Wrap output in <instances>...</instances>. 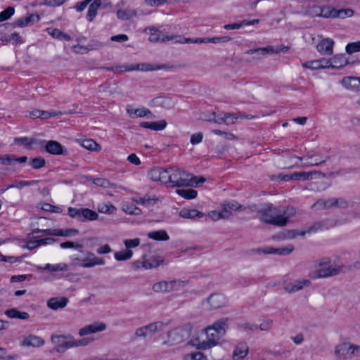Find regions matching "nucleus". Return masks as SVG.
<instances>
[{
  "instance_id": "f257e3e1",
  "label": "nucleus",
  "mask_w": 360,
  "mask_h": 360,
  "mask_svg": "<svg viewBox=\"0 0 360 360\" xmlns=\"http://www.w3.org/2000/svg\"><path fill=\"white\" fill-rule=\"evenodd\" d=\"M252 210L257 212V216L262 222L278 226L287 225L296 214L293 207H276L271 203L258 206L254 205Z\"/></svg>"
},
{
  "instance_id": "f03ea898",
  "label": "nucleus",
  "mask_w": 360,
  "mask_h": 360,
  "mask_svg": "<svg viewBox=\"0 0 360 360\" xmlns=\"http://www.w3.org/2000/svg\"><path fill=\"white\" fill-rule=\"evenodd\" d=\"M228 318H222L215 321L212 325L209 326L202 330L206 335L205 340L200 337L194 339L193 345L198 349H210L219 343L220 339L224 337L228 328Z\"/></svg>"
},
{
  "instance_id": "7ed1b4c3",
  "label": "nucleus",
  "mask_w": 360,
  "mask_h": 360,
  "mask_svg": "<svg viewBox=\"0 0 360 360\" xmlns=\"http://www.w3.org/2000/svg\"><path fill=\"white\" fill-rule=\"evenodd\" d=\"M345 265H339L329 257L318 261L315 264V269L311 271L309 276L312 279L324 278L340 274L345 271Z\"/></svg>"
},
{
  "instance_id": "20e7f679",
  "label": "nucleus",
  "mask_w": 360,
  "mask_h": 360,
  "mask_svg": "<svg viewBox=\"0 0 360 360\" xmlns=\"http://www.w3.org/2000/svg\"><path fill=\"white\" fill-rule=\"evenodd\" d=\"M168 184L174 187L193 186L205 181L202 177L198 178L178 167H169Z\"/></svg>"
},
{
  "instance_id": "39448f33",
  "label": "nucleus",
  "mask_w": 360,
  "mask_h": 360,
  "mask_svg": "<svg viewBox=\"0 0 360 360\" xmlns=\"http://www.w3.org/2000/svg\"><path fill=\"white\" fill-rule=\"evenodd\" d=\"M167 68L165 64H155L149 63H142L138 64L118 65L115 67L105 68L109 71H114L119 73L131 71L150 72L165 69Z\"/></svg>"
},
{
  "instance_id": "423d86ee",
  "label": "nucleus",
  "mask_w": 360,
  "mask_h": 360,
  "mask_svg": "<svg viewBox=\"0 0 360 360\" xmlns=\"http://www.w3.org/2000/svg\"><path fill=\"white\" fill-rule=\"evenodd\" d=\"M191 332V326L189 324L176 327L167 332V338L162 344L167 346L179 344L190 336Z\"/></svg>"
},
{
  "instance_id": "0eeeda50",
  "label": "nucleus",
  "mask_w": 360,
  "mask_h": 360,
  "mask_svg": "<svg viewBox=\"0 0 360 360\" xmlns=\"http://www.w3.org/2000/svg\"><path fill=\"white\" fill-rule=\"evenodd\" d=\"M187 284L188 281L183 280L162 281L154 283L152 289L156 293H167L179 290Z\"/></svg>"
},
{
  "instance_id": "6e6552de",
  "label": "nucleus",
  "mask_w": 360,
  "mask_h": 360,
  "mask_svg": "<svg viewBox=\"0 0 360 360\" xmlns=\"http://www.w3.org/2000/svg\"><path fill=\"white\" fill-rule=\"evenodd\" d=\"M84 257H80L78 255H72L70 257L71 260L79 262V266L84 268H90L96 265H103L105 260L103 258L96 257L94 253L89 251L81 252Z\"/></svg>"
},
{
  "instance_id": "1a4fd4ad",
  "label": "nucleus",
  "mask_w": 360,
  "mask_h": 360,
  "mask_svg": "<svg viewBox=\"0 0 360 360\" xmlns=\"http://www.w3.org/2000/svg\"><path fill=\"white\" fill-rule=\"evenodd\" d=\"M167 326V323L164 321L153 322L136 328L134 335L137 338H146L156 333L164 330Z\"/></svg>"
},
{
  "instance_id": "9d476101",
  "label": "nucleus",
  "mask_w": 360,
  "mask_h": 360,
  "mask_svg": "<svg viewBox=\"0 0 360 360\" xmlns=\"http://www.w3.org/2000/svg\"><path fill=\"white\" fill-rule=\"evenodd\" d=\"M202 304L209 311L225 307L228 304L227 297L222 293H212L202 301Z\"/></svg>"
},
{
  "instance_id": "9b49d317",
  "label": "nucleus",
  "mask_w": 360,
  "mask_h": 360,
  "mask_svg": "<svg viewBox=\"0 0 360 360\" xmlns=\"http://www.w3.org/2000/svg\"><path fill=\"white\" fill-rule=\"evenodd\" d=\"M51 341L55 345L54 350L58 353H63L74 345L73 337L70 335H53Z\"/></svg>"
},
{
  "instance_id": "f8f14e48",
  "label": "nucleus",
  "mask_w": 360,
  "mask_h": 360,
  "mask_svg": "<svg viewBox=\"0 0 360 360\" xmlns=\"http://www.w3.org/2000/svg\"><path fill=\"white\" fill-rule=\"evenodd\" d=\"M144 32L149 34L148 39L150 41L153 43H165L169 41H174L176 43V39H178V35L166 34L154 27H146Z\"/></svg>"
},
{
  "instance_id": "ddd939ff",
  "label": "nucleus",
  "mask_w": 360,
  "mask_h": 360,
  "mask_svg": "<svg viewBox=\"0 0 360 360\" xmlns=\"http://www.w3.org/2000/svg\"><path fill=\"white\" fill-rule=\"evenodd\" d=\"M37 233L34 231L32 233L28 235V240L25 247L29 250H33L41 245L52 244L55 242V239L51 238H39L40 236H37Z\"/></svg>"
},
{
  "instance_id": "4468645a",
  "label": "nucleus",
  "mask_w": 360,
  "mask_h": 360,
  "mask_svg": "<svg viewBox=\"0 0 360 360\" xmlns=\"http://www.w3.org/2000/svg\"><path fill=\"white\" fill-rule=\"evenodd\" d=\"M148 176L153 181L168 184L169 168L154 167L149 171Z\"/></svg>"
},
{
  "instance_id": "2eb2a0df",
  "label": "nucleus",
  "mask_w": 360,
  "mask_h": 360,
  "mask_svg": "<svg viewBox=\"0 0 360 360\" xmlns=\"http://www.w3.org/2000/svg\"><path fill=\"white\" fill-rule=\"evenodd\" d=\"M310 285L311 281L308 279L295 280L289 282L285 281L283 283V289L288 293H294Z\"/></svg>"
},
{
  "instance_id": "dca6fc26",
  "label": "nucleus",
  "mask_w": 360,
  "mask_h": 360,
  "mask_svg": "<svg viewBox=\"0 0 360 360\" xmlns=\"http://www.w3.org/2000/svg\"><path fill=\"white\" fill-rule=\"evenodd\" d=\"M335 41L330 38L322 39L316 45L317 51L323 56H331Z\"/></svg>"
},
{
  "instance_id": "f3484780",
  "label": "nucleus",
  "mask_w": 360,
  "mask_h": 360,
  "mask_svg": "<svg viewBox=\"0 0 360 360\" xmlns=\"http://www.w3.org/2000/svg\"><path fill=\"white\" fill-rule=\"evenodd\" d=\"M106 329V325L102 322H95L86 325L79 330V336H85L92 333L103 331Z\"/></svg>"
},
{
  "instance_id": "a211bd4d",
  "label": "nucleus",
  "mask_w": 360,
  "mask_h": 360,
  "mask_svg": "<svg viewBox=\"0 0 360 360\" xmlns=\"http://www.w3.org/2000/svg\"><path fill=\"white\" fill-rule=\"evenodd\" d=\"M147 13L142 10L138 11L132 8H126L118 10L116 13L117 17L122 20H129L140 15H146Z\"/></svg>"
},
{
  "instance_id": "6ab92c4d",
  "label": "nucleus",
  "mask_w": 360,
  "mask_h": 360,
  "mask_svg": "<svg viewBox=\"0 0 360 360\" xmlns=\"http://www.w3.org/2000/svg\"><path fill=\"white\" fill-rule=\"evenodd\" d=\"M302 67L310 70H319L330 68L329 62L327 58H321L318 60H313L307 61L302 64Z\"/></svg>"
},
{
  "instance_id": "aec40b11",
  "label": "nucleus",
  "mask_w": 360,
  "mask_h": 360,
  "mask_svg": "<svg viewBox=\"0 0 360 360\" xmlns=\"http://www.w3.org/2000/svg\"><path fill=\"white\" fill-rule=\"evenodd\" d=\"M321 177H325V174L319 171L294 172V180L295 181H306Z\"/></svg>"
},
{
  "instance_id": "412c9836",
  "label": "nucleus",
  "mask_w": 360,
  "mask_h": 360,
  "mask_svg": "<svg viewBox=\"0 0 360 360\" xmlns=\"http://www.w3.org/2000/svg\"><path fill=\"white\" fill-rule=\"evenodd\" d=\"M40 18L37 14H30L26 17L17 19L13 23V27H24L30 26L34 22H38Z\"/></svg>"
},
{
  "instance_id": "4be33fe9",
  "label": "nucleus",
  "mask_w": 360,
  "mask_h": 360,
  "mask_svg": "<svg viewBox=\"0 0 360 360\" xmlns=\"http://www.w3.org/2000/svg\"><path fill=\"white\" fill-rule=\"evenodd\" d=\"M249 352L248 346L245 342L238 343L232 354L233 360H243Z\"/></svg>"
},
{
  "instance_id": "5701e85b",
  "label": "nucleus",
  "mask_w": 360,
  "mask_h": 360,
  "mask_svg": "<svg viewBox=\"0 0 360 360\" xmlns=\"http://www.w3.org/2000/svg\"><path fill=\"white\" fill-rule=\"evenodd\" d=\"M44 340L43 338L35 335H30L25 337L21 342V345L23 347H38L44 345Z\"/></svg>"
},
{
  "instance_id": "b1692460",
  "label": "nucleus",
  "mask_w": 360,
  "mask_h": 360,
  "mask_svg": "<svg viewBox=\"0 0 360 360\" xmlns=\"http://www.w3.org/2000/svg\"><path fill=\"white\" fill-rule=\"evenodd\" d=\"M329 62L330 68L331 69H340L347 65V60L345 58V55L336 54L328 59Z\"/></svg>"
},
{
  "instance_id": "393cba45",
  "label": "nucleus",
  "mask_w": 360,
  "mask_h": 360,
  "mask_svg": "<svg viewBox=\"0 0 360 360\" xmlns=\"http://www.w3.org/2000/svg\"><path fill=\"white\" fill-rule=\"evenodd\" d=\"M352 344L350 342H342L337 345L335 349V354L339 358H343L348 355L352 358Z\"/></svg>"
},
{
  "instance_id": "a878e982",
  "label": "nucleus",
  "mask_w": 360,
  "mask_h": 360,
  "mask_svg": "<svg viewBox=\"0 0 360 360\" xmlns=\"http://www.w3.org/2000/svg\"><path fill=\"white\" fill-rule=\"evenodd\" d=\"M45 144V150L47 153L52 155H62L64 154V148L63 146L56 141H44Z\"/></svg>"
},
{
  "instance_id": "bb28decb",
  "label": "nucleus",
  "mask_w": 360,
  "mask_h": 360,
  "mask_svg": "<svg viewBox=\"0 0 360 360\" xmlns=\"http://www.w3.org/2000/svg\"><path fill=\"white\" fill-rule=\"evenodd\" d=\"M243 210L242 205L238 203L236 201H232L221 205V213H224L227 215V219L230 218L233 215V212Z\"/></svg>"
},
{
  "instance_id": "cd10ccee",
  "label": "nucleus",
  "mask_w": 360,
  "mask_h": 360,
  "mask_svg": "<svg viewBox=\"0 0 360 360\" xmlns=\"http://www.w3.org/2000/svg\"><path fill=\"white\" fill-rule=\"evenodd\" d=\"M204 214L195 209L183 208L179 212V216L184 219H196L204 217Z\"/></svg>"
},
{
  "instance_id": "c85d7f7f",
  "label": "nucleus",
  "mask_w": 360,
  "mask_h": 360,
  "mask_svg": "<svg viewBox=\"0 0 360 360\" xmlns=\"http://www.w3.org/2000/svg\"><path fill=\"white\" fill-rule=\"evenodd\" d=\"M68 304V299L65 297H53L48 300V307L53 310L64 308Z\"/></svg>"
},
{
  "instance_id": "c756f323",
  "label": "nucleus",
  "mask_w": 360,
  "mask_h": 360,
  "mask_svg": "<svg viewBox=\"0 0 360 360\" xmlns=\"http://www.w3.org/2000/svg\"><path fill=\"white\" fill-rule=\"evenodd\" d=\"M140 126L143 128H147L154 131H160L166 127L167 122L165 120L158 122H142L140 123Z\"/></svg>"
},
{
  "instance_id": "7c9ffc66",
  "label": "nucleus",
  "mask_w": 360,
  "mask_h": 360,
  "mask_svg": "<svg viewBox=\"0 0 360 360\" xmlns=\"http://www.w3.org/2000/svg\"><path fill=\"white\" fill-rule=\"evenodd\" d=\"M341 84L348 89L358 88V84H360V77H345L342 78Z\"/></svg>"
},
{
  "instance_id": "2f4dec72",
  "label": "nucleus",
  "mask_w": 360,
  "mask_h": 360,
  "mask_svg": "<svg viewBox=\"0 0 360 360\" xmlns=\"http://www.w3.org/2000/svg\"><path fill=\"white\" fill-rule=\"evenodd\" d=\"M5 314L11 319H19L22 320H27L30 318L28 313L25 311H20L18 309L13 308L8 309L5 311Z\"/></svg>"
},
{
  "instance_id": "473e14b6",
  "label": "nucleus",
  "mask_w": 360,
  "mask_h": 360,
  "mask_svg": "<svg viewBox=\"0 0 360 360\" xmlns=\"http://www.w3.org/2000/svg\"><path fill=\"white\" fill-rule=\"evenodd\" d=\"M38 269L47 270L49 271H65L68 270V265L65 263H58L55 264H46L45 266H38Z\"/></svg>"
},
{
  "instance_id": "72a5a7b5",
  "label": "nucleus",
  "mask_w": 360,
  "mask_h": 360,
  "mask_svg": "<svg viewBox=\"0 0 360 360\" xmlns=\"http://www.w3.org/2000/svg\"><path fill=\"white\" fill-rule=\"evenodd\" d=\"M163 263V259L159 257H153L141 262L142 266L146 269L157 268Z\"/></svg>"
},
{
  "instance_id": "f704fd0d",
  "label": "nucleus",
  "mask_w": 360,
  "mask_h": 360,
  "mask_svg": "<svg viewBox=\"0 0 360 360\" xmlns=\"http://www.w3.org/2000/svg\"><path fill=\"white\" fill-rule=\"evenodd\" d=\"M101 0H94V1L89 5L86 15L87 20L89 22L93 21L94 18L97 15L98 9L101 7Z\"/></svg>"
},
{
  "instance_id": "c9c22d12",
  "label": "nucleus",
  "mask_w": 360,
  "mask_h": 360,
  "mask_svg": "<svg viewBox=\"0 0 360 360\" xmlns=\"http://www.w3.org/2000/svg\"><path fill=\"white\" fill-rule=\"evenodd\" d=\"M148 237L155 240H168L169 236L165 230H158L148 233Z\"/></svg>"
},
{
  "instance_id": "e433bc0d",
  "label": "nucleus",
  "mask_w": 360,
  "mask_h": 360,
  "mask_svg": "<svg viewBox=\"0 0 360 360\" xmlns=\"http://www.w3.org/2000/svg\"><path fill=\"white\" fill-rule=\"evenodd\" d=\"M46 31L53 38L65 41H70L71 39L70 35L57 28H48Z\"/></svg>"
},
{
  "instance_id": "4c0bfd02",
  "label": "nucleus",
  "mask_w": 360,
  "mask_h": 360,
  "mask_svg": "<svg viewBox=\"0 0 360 360\" xmlns=\"http://www.w3.org/2000/svg\"><path fill=\"white\" fill-rule=\"evenodd\" d=\"M82 221H94L98 219V214L94 210L89 208H82Z\"/></svg>"
},
{
  "instance_id": "58836bf2",
  "label": "nucleus",
  "mask_w": 360,
  "mask_h": 360,
  "mask_svg": "<svg viewBox=\"0 0 360 360\" xmlns=\"http://www.w3.org/2000/svg\"><path fill=\"white\" fill-rule=\"evenodd\" d=\"M97 210L101 213L111 214L115 212L117 208L111 203H100Z\"/></svg>"
},
{
  "instance_id": "ea45409f",
  "label": "nucleus",
  "mask_w": 360,
  "mask_h": 360,
  "mask_svg": "<svg viewBox=\"0 0 360 360\" xmlns=\"http://www.w3.org/2000/svg\"><path fill=\"white\" fill-rule=\"evenodd\" d=\"M176 192L182 198L188 200L194 199L198 195V192L193 189H177Z\"/></svg>"
},
{
  "instance_id": "a19ab883",
  "label": "nucleus",
  "mask_w": 360,
  "mask_h": 360,
  "mask_svg": "<svg viewBox=\"0 0 360 360\" xmlns=\"http://www.w3.org/2000/svg\"><path fill=\"white\" fill-rule=\"evenodd\" d=\"M82 146L92 151H100L101 147L93 139H85L82 141Z\"/></svg>"
},
{
  "instance_id": "79ce46f5",
  "label": "nucleus",
  "mask_w": 360,
  "mask_h": 360,
  "mask_svg": "<svg viewBox=\"0 0 360 360\" xmlns=\"http://www.w3.org/2000/svg\"><path fill=\"white\" fill-rule=\"evenodd\" d=\"M178 39H176V43L179 44H201V43H207L206 38H197V39H191L186 38L181 35H178Z\"/></svg>"
},
{
  "instance_id": "37998d69",
  "label": "nucleus",
  "mask_w": 360,
  "mask_h": 360,
  "mask_svg": "<svg viewBox=\"0 0 360 360\" xmlns=\"http://www.w3.org/2000/svg\"><path fill=\"white\" fill-rule=\"evenodd\" d=\"M335 8L330 6H321V12H319L320 17L325 18H335Z\"/></svg>"
},
{
  "instance_id": "c03bdc74",
  "label": "nucleus",
  "mask_w": 360,
  "mask_h": 360,
  "mask_svg": "<svg viewBox=\"0 0 360 360\" xmlns=\"http://www.w3.org/2000/svg\"><path fill=\"white\" fill-rule=\"evenodd\" d=\"M182 359L183 360H207V356L200 352L185 354Z\"/></svg>"
},
{
  "instance_id": "a18cd8bd",
  "label": "nucleus",
  "mask_w": 360,
  "mask_h": 360,
  "mask_svg": "<svg viewBox=\"0 0 360 360\" xmlns=\"http://www.w3.org/2000/svg\"><path fill=\"white\" fill-rule=\"evenodd\" d=\"M239 117H242L241 112L227 113L224 112V124L230 125L234 124Z\"/></svg>"
},
{
  "instance_id": "49530a36",
  "label": "nucleus",
  "mask_w": 360,
  "mask_h": 360,
  "mask_svg": "<svg viewBox=\"0 0 360 360\" xmlns=\"http://www.w3.org/2000/svg\"><path fill=\"white\" fill-rule=\"evenodd\" d=\"M313 207L318 209H329L333 207L332 198L330 199H320L313 205Z\"/></svg>"
},
{
  "instance_id": "de8ad7c7",
  "label": "nucleus",
  "mask_w": 360,
  "mask_h": 360,
  "mask_svg": "<svg viewBox=\"0 0 360 360\" xmlns=\"http://www.w3.org/2000/svg\"><path fill=\"white\" fill-rule=\"evenodd\" d=\"M93 183L98 186L103 187L105 188L116 187V186L114 184L111 183L109 180L105 178L94 179Z\"/></svg>"
},
{
  "instance_id": "09e8293b",
  "label": "nucleus",
  "mask_w": 360,
  "mask_h": 360,
  "mask_svg": "<svg viewBox=\"0 0 360 360\" xmlns=\"http://www.w3.org/2000/svg\"><path fill=\"white\" fill-rule=\"evenodd\" d=\"M133 255V252L131 250L124 251L116 252L114 255L115 259L117 261H124L129 259Z\"/></svg>"
},
{
  "instance_id": "8fccbe9b",
  "label": "nucleus",
  "mask_w": 360,
  "mask_h": 360,
  "mask_svg": "<svg viewBox=\"0 0 360 360\" xmlns=\"http://www.w3.org/2000/svg\"><path fill=\"white\" fill-rule=\"evenodd\" d=\"M294 250V246L292 245H288L285 248H277V249H270L269 251H266V253H276L278 255H289Z\"/></svg>"
},
{
  "instance_id": "3c124183",
  "label": "nucleus",
  "mask_w": 360,
  "mask_h": 360,
  "mask_svg": "<svg viewBox=\"0 0 360 360\" xmlns=\"http://www.w3.org/2000/svg\"><path fill=\"white\" fill-rule=\"evenodd\" d=\"M354 15V11L352 8H345L338 10L335 8V18H339L345 19L346 18H350Z\"/></svg>"
},
{
  "instance_id": "603ef678",
  "label": "nucleus",
  "mask_w": 360,
  "mask_h": 360,
  "mask_svg": "<svg viewBox=\"0 0 360 360\" xmlns=\"http://www.w3.org/2000/svg\"><path fill=\"white\" fill-rule=\"evenodd\" d=\"M122 209L127 214L139 215L141 213V210L134 205L124 204Z\"/></svg>"
},
{
  "instance_id": "864d4df0",
  "label": "nucleus",
  "mask_w": 360,
  "mask_h": 360,
  "mask_svg": "<svg viewBox=\"0 0 360 360\" xmlns=\"http://www.w3.org/2000/svg\"><path fill=\"white\" fill-rule=\"evenodd\" d=\"M36 181L32 180V181H15L12 184L7 186V189L12 188H17L19 189L22 188L25 186H32L36 184Z\"/></svg>"
},
{
  "instance_id": "5fc2aeb1",
  "label": "nucleus",
  "mask_w": 360,
  "mask_h": 360,
  "mask_svg": "<svg viewBox=\"0 0 360 360\" xmlns=\"http://www.w3.org/2000/svg\"><path fill=\"white\" fill-rule=\"evenodd\" d=\"M345 51L348 54H352L354 53L360 51V41L351 42L347 44L345 46Z\"/></svg>"
},
{
  "instance_id": "6e6d98bb",
  "label": "nucleus",
  "mask_w": 360,
  "mask_h": 360,
  "mask_svg": "<svg viewBox=\"0 0 360 360\" xmlns=\"http://www.w3.org/2000/svg\"><path fill=\"white\" fill-rule=\"evenodd\" d=\"M305 231H299L297 230H288L283 233L284 239H293L299 236H304Z\"/></svg>"
},
{
  "instance_id": "4d7b16f0",
  "label": "nucleus",
  "mask_w": 360,
  "mask_h": 360,
  "mask_svg": "<svg viewBox=\"0 0 360 360\" xmlns=\"http://www.w3.org/2000/svg\"><path fill=\"white\" fill-rule=\"evenodd\" d=\"M82 208L77 209V208H74V207H70L68 210L69 216L73 219H75L79 221H82Z\"/></svg>"
},
{
  "instance_id": "13d9d810",
  "label": "nucleus",
  "mask_w": 360,
  "mask_h": 360,
  "mask_svg": "<svg viewBox=\"0 0 360 360\" xmlns=\"http://www.w3.org/2000/svg\"><path fill=\"white\" fill-rule=\"evenodd\" d=\"M14 142L19 145H24L26 147H30L31 145L36 143L34 139L28 137L15 138Z\"/></svg>"
},
{
  "instance_id": "bf43d9fd",
  "label": "nucleus",
  "mask_w": 360,
  "mask_h": 360,
  "mask_svg": "<svg viewBox=\"0 0 360 360\" xmlns=\"http://www.w3.org/2000/svg\"><path fill=\"white\" fill-rule=\"evenodd\" d=\"M61 248H75L77 249L79 252H84V250L82 249V245L75 243L72 241H66L61 243L60 245Z\"/></svg>"
},
{
  "instance_id": "052dcab7",
  "label": "nucleus",
  "mask_w": 360,
  "mask_h": 360,
  "mask_svg": "<svg viewBox=\"0 0 360 360\" xmlns=\"http://www.w3.org/2000/svg\"><path fill=\"white\" fill-rule=\"evenodd\" d=\"M15 13L13 7L9 6L4 11L0 13V22L9 19Z\"/></svg>"
},
{
  "instance_id": "680f3d73",
  "label": "nucleus",
  "mask_w": 360,
  "mask_h": 360,
  "mask_svg": "<svg viewBox=\"0 0 360 360\" xmlns=\"http://www.w3.org/2000/svg\"><path fill=\"white\" fill-rule=\"evenodd\" d=\"M333 207L346 209L349 207V202L343 198H332Z\"/></svg>"
},
{
  "instance_id": "e2e57ef3",
  "label": "nucleus",
  "mask_w": 360,
  "mask_h": 360,
  "mask_svg": "<svg viewBox=\"0 0 360 360\" xmlns=\"http://www.w3.org/2000/svg\"><path fill=\"white\" fill-rule=\"evenodd\" d=\"M45 160L41 157L34 158L30 162V165L34 169L41 168L45 165Z\"/></svg>"
},
{
  "instance_id": "0e129e2a",
  "label": "nucleus",
  "mask_w": 360,
  "mask_h": 360,
  "mask_svg": "<svg viewBox=\"0 0 360 360\" xmlns=\"http://www.w3.org/2000/svg\"><path fill=\"white\" fill-rule=\"evenodd\" d=\"M240 330L248 332L254 331L258 328V326L252 322H245L239 326Z\"/></svg>"
},
{
  "instance_id": "69168bd1",
  "label": "nucleus",
  "mask_w": 360,
  "mask_h": 360,
  "mask_svg": "<svg viewBox=\"0 0 360 360\" xmlns=\"http://www.w3.org/2000/svg\"><path fill=\"white\" fill-rule=\"evenodd\" d=\"M79 231L75 229H58V236L69 237L78 234Z\"/></svg>"
},
{
  "instance_id": "338daca9",
  "label": "nucleus",
  "mask_w": 360,
  "mask_h": 360,
  "mask_svg": "<svg viewBox=\"0 0 360 360\" xmlns=\"http://www.w3.org/2000/svg\"><path fill=\"white\" fill-rule=\"evenodd\" d=\"M231 40V38L228 36L219 37H212V38H206L207 43H226Z\"/></svg>"
},
{
  "instance_id": "774afa93",
  "label": "nucleus",
  "mask_w": 360,
  "mask_h": 360,
  "mask_svg": "<svg viewBox=\"0 0 360 360\" xmlns=\"http://www.w3.org/2000/svg\"><path fill=\"white\" fill-rule=\"evenodd\" d=\"M15 163V155H4L1 158V164L4 165H13Z\"/></svg>"
}]
</instances>
